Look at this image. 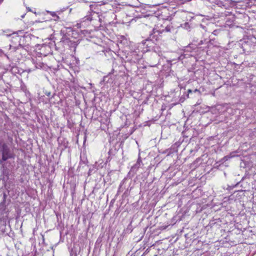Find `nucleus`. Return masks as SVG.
<instances>
[{
    "instance_id": "nucleus-1",
    "label": "nucleus",
    "mask_w": 256,
    "mask_h": 256,
    "mask_svg": "<svg viewBox=\"0 0 256 256\" xmlns=\"http://www.w3.org/2000/svg\"><path fill=\"white\" fill-rule=\"evenodd\" d=\"M2 198V201L0 203V218L5 220L8 218L9 211L8 206L10 204V200L5 193H3Z\"/></svg>"
},
{
    "instance_id": "nucleus-2",
    "label": "nucleus",
    "mask_w": 256,
    "mask_h": 256,
    "mask_svg": "<svg viewBox=\"0 0 256 256\" xmlns=\"http://www.w3.org/2000/svg\"><path fill=\"white\" fill-rule=\"evenodd\" d=\"M0 150L2 152V160L5 161L10 158L9 150L6 144H2Z\"/></svg>"
},
{
    "instance_id": "nucleus-3",
    "label": "nucleus",
    "mask_w": 256,
    "mask_h": 256,
    "mask_svg": "<svg viewBox=\"0 0 256 256\" xmlns=\"http://www.w3.org/2000/svg\"><path fill=\"white\" fill-rule=\"evenodd\" d=\"M60 42H62L64 44H67L70 46H75L76 44L74 42H72L69 38L66 36H64L61 39Z\"/></svg>"
},
{
    "instance_id": "nucleus-4",
    "label": "nucleus",
    "mask_w": 256,
    "mask_h": 256,
    "mask_svg": "<svg viewBox=\"0 0 256 256\" xmlns=\"http://www.w3.org/2000/svg\"><path fill=\"white\" fill-rule=\"evenodd\" d=\"M83 19L84 22L86 20L91 21L92 20V17L90 16H85Z\"/></svg>"
},
{
    "instance_id": "nucleus-5",
    "label": "nucleus",
    "mask_w": 256,
    "mask_h": 256,
    "mask_svg": "<svg viewBox=\"0 0 256 256\" xmlns=\"http://www.w3.org/2000/svg\"><path fill=\"white\" fill-rule=\"evenodd\" d=\"M231 157L232 156H225L224 157L222 158V161L226 162V161L228 160V159H230Z\"/></svg>"
},
{
    "instance_id": "nucleus-6",
    "label": "nucleus",
    "mask_w": 256,
    "mask_h": 256,
    "mask_svg": "<svg viewBox=\"0 0 256 256\" xmlns=\"http://www.w3.org/2000/svg\"><path fill=\"white\" fill-rule=\"evenodd\" d=\"M171 28L172 26H167L165 28V30L167 32H170V30H171Z\"/></svg>"
},
{
    "instance_id": "nucleus-7",
    "label": "nucleus",
    "mask_w": 256,
    "mask_h": 256,
    "mask_svg": "<svg viewBox=\"0 0 256 256\" xmlns=\"http://www.w3.org/2000/svg\"><path fill=\"white\" fill-rule=\"evenodd\" d=\"M217 32H218V30H214L213 32H212V34L214 35H216L217 34Z\"/></svg>"
},
{
    "instance_id": "nucleus-8",
    "label": "nucleus",
    "mask_w": 256,
    "mask_h": 256,
    "mask_svg": "<svg viewBox=\"0 0 256 256\" xmlns=\"http://www.w3.org/2000/svg\"><path fill=\"white\" fill-rule=\"evenodd\" d=\"M194 92H198L200 93V91L198 89H195Z\"/></svg>"
},
{
    "instance_id": "nucleus-9",
    "label": "nucleus",
    "mask_w": 256,
    "mask_h": 256,
    "mask_svg": "<svg viewBox=\"0 0 256 256\" xmlns=\"http://www.w3.org/2000/svg\"><path fill=\"white\" fill-rule=\"evenodd\" d=\"M192 92V90H188V94L191 93Z\"/></svg>"
},
{
    "instance_id": "nucleus-10",
    "label": "nucleus",
    "mask_w": 256,
    "mask_h": 256,
    "mask_svg": "<svg viewBox=\"0 0 256 256\" xmlns=\"http://www.w3.org/2000/svg\"><path fill=\"white\" fill-rule=\"evenodd\" d=\"M202 44V41L201 40L199 44Z\"/></svg>"
},
{
    "instance_id": "nucleus-11",
    "label": "nucleus",
    "mask_w": 256,
    "mask_h": 256,
    "mask_svg": "<svg viewBox=\"0 0 256 256\" xmlns=\"http://www.w3.org/2000/svg\"><path fill=\"white\" fill-rule=\"evenodd\" d=\"M190 0H186L184 2H190Z\"/></svg>"
},
{
    "instance_id": "nucleus-12",
    "label": "nucleus",
    "mask_w": 256,
    "mask_h": 256,
    "mask_svg": "<svg viewBox=\"0 0 256 256\" xmlns=\"http://www.w3.org/2000/svg\"><path fill=\"white\" fill-rule=\"evenodd\" d=\"M50 92H48V94H47V96H49L50 95Z\"/></svg>"
}]
</instances>
